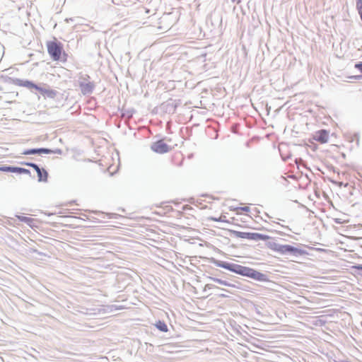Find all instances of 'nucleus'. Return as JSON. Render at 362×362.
Returning a JSON list of instances; mask_svg holds the SVG:
<instances>
[{
    "mask_svg": "<svg viewBox=\"0 0 362 362\" xmlns=\"http://www.w3.org/2000/svg\"><path fill=\"white\" fill-rule=\"evenodd\" d=\"M62 150H61V149H59V148H57V149H55V150H52V149H51V153H57V154H59V155H60V154H62Z\"/></svg>",
    "mask_w": 362,
    "mask_h": 362,
    "instance_id": "6ab92c4d",
    "label": "nucleus"
},
{
    "mask_svg": "<svg viewBox=\"0 0 362 362\" xmlns=\"http://www.w3.org/2000/svg\"><path fill=\"white\" fill-rule=\"evenodd\" d=\"M212 281H214V282H216L221 285H223V286H232V287H234V285H233L232 284L226 281H224V280H222V279H217V278H211Z\"/></svg>",
    "mask_w": 362,
    "mask_h": 362,
    "instance_id": "ddd939ff",
    "label": "nucleus"
},
{
    "mask_svg": "<svg viewBox=\"0 0 362 362\" xmlns=\"http://www.w3.org/2000/svg\"><path fill=\"white\" fill-rule=\"evenodd\" d=\"M329 138V133L327 130L322 129L316 132L314 135V139L320 142L321 144L327 143Z\"/></svg>",
    "mask_w": 362,
    "mask_h": 362,
    "instance_id": "423d86ee",
    "label": "nucleus"
},
{
    "mask_svg": "<svg viewBox=\"0 0 362 362\" xmlns=\"http://www.w3.org/2000/svg\"><path fill=\"white\" fill-rule=\"evenodd\" d=\"M355 68L358 69L361 71V73L362 74V62L356 63L355 64Z\"/></svg>",
    "mask_w": 362,
    "mask_h": 362,
    "instance_id": "a211bd4d",
    "label": "nucleus"
},
{
    "mask_svg": "<svg viewBox=\"0 0 362 362\" xmlns=\"http://www.w3.org/2000/svg\"><path fill=\"white\" fill-rule=\"evenodd\" d=\"M238 210H240L242 211L248 212L250 211V208L248 206H244L238 208Z\"/></svg>",
    "mask_w": 362,
    "mask_h": 362,
    "instance_id": "aec40b11",
    "label": "nucleus"
},
{
    "mask_svg": "<svg viewBox=\"0 0 362 362\" xmlns=\"http://www.w3.org/2000/svg\"><path fill=\"white\" fill-rule=\"evenodd\" d=\"M37 174L38 181L39 182H47L48 177V173L44 168H39L36 170Z\"/></svg>",
    "mask_w": 362,
    "mask_h": 362,
    "instance_id": "1a4fd4ad",
    "label": "nucleus"
},
{
    "mask_svg": "<svg viewBox=\"0 0 362 362\" xmlns=\"http://www.w3.org/2000/svg\"><path fill=\"white\" fill-rule=\"evenodd\" d=\"M13 173H16L18 174H30V172L29 170L20 168V167H15V170H13Z\"/></svg>",
    "mask_w": 362,
    "mask_h": 362,
    "instance_id": "4468645a",
    "label": "nucleus"
},
{
    "mask_svg": "<svg viewBox=\"0 0 362 362\" xmlns=\"http://www.w3.org/2000/svg\"><path fill=\"white\" fill-rule=\"evenodd\" d=\"M216 265L235 274L250 277L259 281H267L268 280L266 274L247 267L219 260L216 262Z\"/></svg>",
    "mask_w": 362,
    "mask_h": 362,
    "instance_id": "f257e3e1",
    "label": "nucleus"
},
{
    "mask_svg": "<svg viewBox=\"0 0 362 362\" xmlns=\"http://www.w3.org/2000/svg\"><path fill=\"white\" fill-rule=\"evenodd\" d=\"M18 218L23 221V222H25V223H29L30 221H32V219L29 217H26V216H18Z\"/></svg>",
    "mask_w": 362,
    "mask_h": 362,
    "instance_id": "dca6fc26",
    "label": "nucleus"
},
{
    "mask_svg": "<svg viewBox=\"0 0 362 362\" xmlns=\"http://www.w3.org/2000/svg\"><path fill=\"white\" fill-rule=\"evenodd\" d=\"M359 268H360L361 269H362V265H361V266H360V267H359Z\"/></svg>",
    "mask_w": 362,
    "mask_h": 362,
    "instance_id": "393cba45",
    "label": "nucleus"
},
{
    "mask_svg": "<svg viewBox=\"0 0 362 362\" xmlns=\"http://www.w3.org/2000/svg\"><path fill=\"white\" fill-rule=\"evenodd\" d=\"M47 51L53 60H59L62 54V47L60 43L49 42L47 43Z\"/></svg>",
    "mask_w": 362,
    "mask_h": 362,
    "instance_id": "7ed1b4c3",
    "label": "nucleus"
},
{
    "mask_svg": "<svg viewBox=\"0 0 362 362\" xmlns=\"http://www.w3.org/2000/svg\"><path fill=\"white\" fill-rule=\"evenodd\" d=\"M232 2L240 4L241 2V0H231Z\"/></svg>",
    "mask_w": 362,
    "mask_h": 362,
    "instance_id": "5701e85b",
    "label": "nucleus"
},
{
    "mask_svg": "<svg viewBox=\"0 0 362 362\" xmlns=\"http://www.w3.org/2000/svg\"><path fill=\"white\" fill-rule=\"evenodd\" d=\"M25 165L33 168L35 171L40 168V167L34 163H25Z\"/></svg>",
    "mask_w": 362,
    "mask_h": 362,
    "instance_id": "f3484780",
    "label": "nucleus"
},
{
    "mask_svg": "<svg viewBox=\"0 0 362 362\" xmlns=\"http://www.w3.org/2000/svg\"><path fill=\"white\" fill-rule=\"evenodd\" d=\"M51 153V149L47 148H31L24 151L22 154L23 155H33V154H42L46 153L49 154Z\"/></svg>",
    "mask_w": 362,
    "mask_h": 362,
    "instance_id": "0eeeda50",
    "label": "nucleus"
},
{
    "mask_svg": "<svg viewBox=\"0 0 362 362\" xmlns=\"http://www.w3.org/2000/svg\"><path fill=\"white\" fill-rule=\"evenodd\" d=\"M20 85L31 90L33 88L35 89L36 84L30 81H21Z\"/></svg>",
    "mask_w": 362,
    "mask_h": 362,
    "instance_id": "f8f14e48",
    "label": "nucleus"
},
{
    "mask_svg": "<svg viewBox=\"0 0 362 362\" xmlns=\"http://www.w3.org/2000/svg\"><path fill=\"white\" fill-rule=\"evenodd\" d=\"M151 148L158 153H165L170 151V147L163 140L152 144Z\"/></svg>",
    "mask_w": 362,
    "mask_h": 362,
    "instance_id": "39448f33",
    "label": "nucleus"
},
{
    "mask_svg": "<svg viewBox=\"0 0 362 362\" xmlns=\"http://www.w3.org/2000/svg\"><path fill=\"white\" fill-rule=\"evenodd\" d=\"M235 234L236 237L252 240H266L269 238V237L267 235L257 233H247V232H240V231H235Z\"/></svg>",
    "mask_w": 362,
    "mask_h": 362,
    "instance_id": "20e7f679",
    "label": "nucleus"
},
{
    "mask_svg": "<svg viewBox=\"0 0 362 362\" xmlns=\"http://www.w3.org/2000/svg\"><path fill=\"white\" fill-rule=\"evenodd\" d=\"M335 222L337 223H341V221H338V219H336Z\"/></svg>",
    "mask_w": 362,
    "mask_h": 362,
    "instance_id": "b1692460",
    "label": "nucleus"
},
{
    "mask_svg": "<svg viewBox=\"0 0 362 362\" xmlns=\"http://www.w3.org/2000/svg\"><path fill=\"white\" fill-rule=\"evenodd\" d=\"M170 18V15L169 14H167L164 16L162 17L161 18V22H164V21H168V18Z\"/></svg>",
    "mask_w": 362,
    "mask_h": 362,
    "instance_id": "412c9836",
    "label": "nucleus"
},
{
    "mask_svg": "<svg viewBox=\"0 0 362 362\" xmlns=\"http://www.w3.org/2000/svg\"><path fill=\"white\" fill-rule=\"evenodd\" d=\"M362 6V0H356V8Z\"/></svg>",
    "mask_w": 362,
    "mask_h": 362,
    "instance_id": "4be33fe9",
    "label": "nucleus"
},
{
    "mask_svg": "<svg viewBox=\"0 0 362 362\" xmlns=\"http://www.w3.org/2000/svg\"><path fill=\"white\" fill-rule=\"evenodd\" d=\"M269 247L281 255H292L298 256L303 253V250L289 245H281L276 243H270Z\"/></svg>",
    "mask_w": 362,
    "mask_h": 362,
    "instance_id": "f03ea898",
    "label": "nucleus"
},
{
    "mask_svg": "<svg viewBox=\"0 0 362 362\" xmlns=\"http://www.w3.org/2000/svg\"><path fill=\"white\" fill-rule=\"evenodd\" d=\"M35 89L39 91L42 95H47L49 97H52L54 94L53 90L47 89L37 84L35 85Z\"/></svg>",
    "mask_w": 362,
    "mask_h": 362,
    "instance_id": "9d476101",
    "label": "nucleus"
},
{
    "mask_svg": "<svg viewBox=\"0 0 362 362\" xmlns=\"http://www.w3.org/2000/svg\"><path fill=\"white\" fill-rule=\"evenodd\" d=\"M80 88L83 95L90 94L94 88V85L91 82H81Z\"/></svg>",
    "mask_w": 362,
    "mask_h": 362,
    "instance_id": "6e6552de",
    "label": "nucleus"
},
{
    "mask_svg": "<svg viewBox=\"0 0 362 362\" xmlns=\"http://www.w3.org/2000/svg\"><path fill=\"white\" fill-rule=\"evenodd\" d=\"M156 327L158 329H159L160 331L161 332H168V326L164 322H162V321H158L156 323Z\"/></svg>",
    "mask_w": 362,
    "mask_h": 362,
    "instance_id": "9b49d317",
    "label": "nucleus"
},
{
    "mask_svg": "<svg viewBox=\"0 0 362 362\" xmlns=\"http://www.w3.org/2000/svg\"><path fill=\"white\" fill-rule=\"evenodd\" d=\"M14 170H15V167H13V166H2V167H0V170L3 171V172L13 173Z\"/></svg>",
    "mask_w": 362,
    "mask_h": 362,
    "instance_id": "2eb2a0df",
    "label": "nucleus"
}]
</instances>
